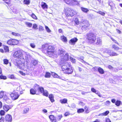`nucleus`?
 I'll return each mask as SVG.
<instances>
[{"instance_id": "nucleus-1", "label": "nucleus", "mask_w": 122, "mask_h": 122, "mask_svg": "<svg viewBox=\"0 0 122 122\" xmlns=\"http://www.w3.org/2000/svg\"><path fill=\"white\" fill-rule=\"evenodd\" d=\"M69 56L67 53L61 57L60 59V65L61 66L62 71L63 73L66 74H71L73 72V67L70 63H67L62 65V64L68 61Z\"/></svg>"}, {"instance_id": "nucleus-2", "label": "nucleus", "mask_w": 122, "mask_h": 122, "mask_svg": "<svg viewBox=\"0 0 122 122\" xmlns=\"http://www.w3.org/2000/svg\"><path fill=\"white\" fill-rule=\"evenodd\" d=\"M41 50L43 53L49 57L53 56L55 53L54 46L50 43H46L42 45Z\"/></svg>"}, {"instance_id": "nucleus-3", "label": "nucleus", "mask_w": 122, "mask_h": 122, "mask_svg": "<svg viewBox=\"0 0 122 122\" xmlns=\"http://www.w3.org/2000/svg\"><path fill=\"white\" fill-rule=\"evenodd\" d=\"M13 57L17 59H21L23 57V51L19 50L15 51L13 55Z\"/></svg>"}, {"instance_id": "nucleus-4", "label": "nucleus", "mask_w": 122, "mask_h": 122, "mask_svg": "<svg viewBox=\"0 0 122 122\" xmlns=\"http://www.w3.org/2000/svg\"><path fill=\"white\" fill-rule=\"evenodd\" d=\"M66 14L67 16H72L76 13V12L71 9L66 7L64 9Z\"/></svg>"}, {"instance_id": "nucleus-5", "label": "nucleus", "mask_w": 122, "mask_h": 122, "mask_svg": "<svg viewBox=\"0 0 122 122\" xmlns=\"http://www.w3.org/2000/svg\"><path fill=\"white\" fill-rule=\"evenodd\" d=\"M10 96L12 100L14 101L17 99L20 95L17 92H12L10 94Z\"/></svg>"}, {"instance_id": "nucleus-6", "label": "nucleus", "mask_w": 122, "mask_h": 122, "mask_svg": "<svg viewBox=\"0 0 122 122\" xmlns=\"http://www.w3.org/2000/svg\"><path fill=\"white\" fill-rule=\"evenodd\" d=\"M89 24L86 21H84L80 24V26L82 30H86L89 26Z\"/></svg>"}, {"instance_id": "nucleus-7", "label": "nucleus", "mask_w": 122, "mask_h": 122, "mask_svg": "<svg viewBox=\"0 0 122 122\" xmlns=\"http://www.w3.org/2000/svg\"><path fill=\"white\" fill-rule=\"evenodd\" d=\"M34 87L35 88H36L37 89V92L39 93V94L40 93H42L44 92V88L42 86H40L37 84L34 85Z\"/></svg>"}, {"instance_id": "nucleus-8", "label": "nucleus", "mask_w": 122, "mask_h": 122, "mask_svg": "<svg viewBox=\"0 0 122 122\" xmlns=\"http://www.w3.org/2000/svg\"><path fill=\"white\" fill-rule=\"evenodd\" d=\"M4 119L7 122H12V116L10 114H7L5 116Z\"/></svg>"}, {"instance_id": "nucleus-9", "label": "nucleus", "mask_w": 122, "mask_h": 122, "mask_svg": "<svg viewBox=\"0 0 122 122\" xmlns=\"http://www.w3.org/2000/svg\"><path fill=\"white\" fill-rule=\"evenodd\" d=\"M36 89H37L36 88H34V85L33 88H31L30 89V94L32 95H39V93L37 92V90Z\"/></svg>"}, {"instance_id": "nucleus-10", "label": "nucleus", "mask_w": 122, "mask_h": 122, "mask_svg": "<svg viewBox=\"0 0 122 122\" xmlns=\"http://www.w3.org/2000/svg\"><path fill=\"white\" fill-rule=\"evenodd\" d=\"M107 53L111 56H117L118 55V54L111 50H108Z\"/></svg>"}, {"instance_id": "nucleus-11", "label": "nucleus", "mask_w": 122, "mask_h": 122, "mask_svg": "<svg viewBox=\"0 0 122 122\" xmlns=\"http://www.w3.org/2000/svg\"><path fill=\"white\" fill-rule=\"evenodd\" d=\"M49 118L51 122H58L56 117L54 115H50L49 116Z\"/></svg>"}, {"instance_id": "nucleus-12", "label": "nucleus", "mask_w": 122, "mask_h": 122, "mask_svg": "<svg viewBox=\"0 0 122 122\" xmlns=\"http://www.w3.org/2000/svg\"><path fill=\"white\" fill-rule=\"evenodd\" d=\"M12 106L6 104L4 105L3 106V109L5 112H7L9 110L11 109Z\"/></svg>"}, {"instance_id": "nucleus-13", "label": "nucleus", "mask_w": 122, "mask_h": 122, "mask_svg": "<svg viewBox=\"0 0 122 122\" xmlns=\"http://www.w3.org/2000/svg\"><path fill=\"white\" fill-rule=\"evenodd\" d=\"M87 37L89 38H95L96 37L95 34L92 33H89L86 35Z\"/></svg>"}, {"instance_id": "nucleus-14", "label": "nucleus", "mask_w": 122, "mask_h": 122, "mask_svg": "<svg viewBox=\"0 0 122 122\" xmlns=\"http://www.w3.org/2000/svg\"><path fill=\"white\" fill-rule=\"evenodd\" d=\"M88 42L90 44H95L96 39H88Z\"/></svg>"}, {"instance_id": "nucleus-15", "label": "nucleus", "mask_w": 122, "mask_h": 122, "mask_svg": "<svg viewBox=\"0 0 122 122\" xmlns=\"http://www.w3.org/2000/svg\"><path fill=\"white\" fill-rule=\"evenodd\" d=\"M77 39H71L69 41V42L71 44L74 45L77 41Z\"/></svg>"}, {"instance_id": "nucleus-16", "label": "nucleus", "mask_w": 122, "mask_h": 122, "mask_svg": "<svg viewBox=\"0 0 122 122\" xmlns=\"http://www.w3.org/2000/svg\"><path fill=\"white\" fill-rule=\"evenodd\" d=\"M3 101L4 102H7V101L8 100H10L9 97L6 95L5 94L2 98Z\"/></svg>"}, {"instance_id": "nucleus-17", "label": "nucleus", "mask_w": 122, "mask_h": 122, "mask_svg": "<svg viewBox=\"0 0 122 122\" xmlns=\"http://www.w3.org/2000/svg\"><path fill=\"white\" fill-rule=\"evenodd\" d=\"M48 97L50 101L52 102H53L55 101V100L54 99V96L52 94H50L49 96Z\"/></svg>"}, {"instance_id": "nucleus-18", "label": "nucleus", "mask_w": 122, "mask_h": 122, "mask_svg": "<svg viewBox=\"0 0 122 122\" xmlns=\"http://www.w3.org/2000/svg\"><path fill=\"white\" fill-rule=\"evenodd\" d=\"M13 45H16L19 44V40L14 39H12Z\"/></svg>"}, {"instance_id": "nucleus-19", "label": "nucleus", "mask_w": 122, "mask_h": 122, "mask_svg": "<svg viewBox=\"0 0 122 122\" xmlns=\"http://www.w3.org/2000/svg\"><path fill=\"white\" fill-rule=\"evenodd\" d=\"M80 1H78L76 0H72L71 5H78L79 4Z\"/></svg>"}, {"instance_id": "nucleus-20", "label": "nucleus", "mask_w": 122, "mask_h": 122, "mask_svg": "<svg viewBox=\"0 0 122 122\" xmlns=\"http://www.w3.org/2000/svg\"><path fill=\"white\" fill-rule=\"evenodd\" d=\"M112 48L116 51H117L120 49V48L115 44L113 45L112 46Z\"/></svg>"}, {"instance_id": "nucleus-21", "label": "nucleus", "mask_w": 122, "mask_h": 122, "mask_svg": "<svg viewBox=\"0 0 122 122\" xmlns=\"http://www.w3.org/2000/svg\"><path fill=\"white\" fill-rule=\"evenodd\" d=\"M98 71L101 74H103L104 73V71L102 68L99 67L98 68Z\"/></svg>"}, {"instance_id": "nucleus-22", "label": "nucleus", "mask_w": 122, "mask_h": 122, "mask_svg": "<svg viewBox=\"0 0 122 122\" xmlns=\"http://www.w3.org/2000/svg\"><path fill=\"white\" fill-rule=\"evenodd\" d=\"M60 102L62 104L66 103L67 102V100L66 98H64L60 100Z\"/></svg>"}, {"instance_id": "nucleus-23", "label": "nucleus", "mask_w": 122, "mask_h": 122, "mask_svg": "<svg viewBox=\"0 0 122 122\" xmlns=\"http://www.w3.org/2000/svg\"><path fill=\"white\" fill-rule=\"evenodd\" d=\"M51 73L48 72H46L44 76L46 78H49L51 77Z\"/></svg>"}, {"instance_id": "nucleus-24", "label": "nucleus", "mask_w": 122, "mask_h": 122, "mask_svg": "<svg viewBox=\"0 0 122 122\" xmlns=\"http://www.w3.org/2000/svg\"><path fill=\"white\" fill-rule=\"evenodd\" d=\"M108 5L110 6L111 9H112L115 5L114 4L113 2L110 1H108Z\"/></svg>"}, {"instance_id": "nucleus-25", "label": "nucleus", "mask_w": 122, "mask_h": 122, "mask_svg": "<svg viewBox=\"0 0 122 122\" xmlns=\"http://www.w3.org/2000/svg\"><path fill=\"white\" fill-rule=\"evenodd\" d=\"M42 95L46 97H48L49 96L48 92L46 90H44V92L42 93Z\"/></svg>"}, {"instance_id": "nucleus-26", "label": "nucleus", "mask_w": 122, "mask_h": 122, "mask_svg": "<svg viewBox=\"0 0 122 122\" xmlns=\"http://www.w3.org/2000/svg\"><path fill=\"white\" fill-rule=\"evenodd\" d=\"M41 6L43 8L45 9L47 8L48 6L46 3L42 2L41 3Z\"/></svg>"}, {"instance_id": "nucleus-27", "label": "nucleus", "mask_w": 122, "mask_h": 122, "mask_svg": "<svg viewBox=\"0 0 122 122\" xmlns=\"http://www.w3.org/2000/svg\"><path fill=\"white\" fill-rule=\"evenodd\" d=\"M96 41L95 44L97 45H98L101 44L102 41L101 39H96Z\"/></svg>"}, {"instance_id": "nucleus-28", "label": "nucleus", "mask_w": 122, "mask_h": 122, "mask_svg": "<svg viewBox=\"0 0 122 122\" xmlns=\"http://www.w3.org/2000/svg\"><path fill=\"white\" fill-rule=\"evenodd\" d=\"M51 75L54 78H58L59 76L58 74L55 72H51Z\"/></svg>"}, {"instance_id": "nucleus-29", "label": "nucleus", "mask_w": 122, "mask_h": 122, "mask_svg": "<svg viewBox=\"0 0 122 122\" xmlns=\"http://www.w3.org/2000/svg\"><path fill=\"white\" fill-rule=\"evenodd\" d=\"M81 9L83 12L85 13H87L89 11L88 9L82 7H81Z\"/></svg>"}, {"instance_id": "nucleus-30", "label": "nucleus", "mask_w": 122, "mask_h": 122, "mask_svg": "<svg viewBox=\"0 0 122 122\" xmlns=\"http://www.w3.org/2000/svg\"><path fill=\"white\" fill-rule=\"evenodd\" d=\"M4 49L5 52H9V49L8 47L7 46H4Z\"/></svg>"}, {"instance_id": "nucleus-31", "label": "nucleus", "mask_w": 122, "mask_h": 122, "mask_svg": "<svg viewBox=\"0 0 122 122\" xmlns=\"http://www.w3.org/2000/svg\"><path fill=\"white\" fill-rule=\"evenodd\" d=\"M4 92L2 90L0 91V99H1L3 97L4 94Z\"/></svg>"}, {"instance_id": "nucleus-32", "label": "nucleus", "mask_w": 122, "mask_h": 122, "mask_svg": "<svg viewBox=\"0 0 122 122\" xmlns=\"http://www.w3.org/2000/svg\"><path fill=\"white\" fill-rule=\"evenodd\" d=\"M72 0H66L65 2L67 4L71 5Z\"/></svg>"}, {"instance_id": "nucleus-33", "label": "nucleus", "mask_w": 122, "mask_h": 122, "mask_svg": "<svg viewBox=\"0 0 122 122\" xmlns=\"http://www.w3.org/2000/svg\"><path fill=\"white\" fill-rule=\"evenodd\" d=\"M84 111V109L83 108H80L78 109L77 111V112L78 113H82Z\"/></svg>"}, {"instance_id": "nucleus-34", "label": "nucleus", "mask_w": 122, "mask_h": 122, "mask_svg": "<svg viewBox=\"0 0 122 122\" xmlns=\"http://www.w3.org/2000/svg\"><path fill=\"white\" fill-rule=\"evenodd\" d=\"M7 43L9 45H13L12 39H11L8 41Z\"/></svg>"}, {"instance_id": "nucleus-35", "label": "nucleus", "mask_w": 122, "mask_h": 122, "mask_svg": "<svg viewBox=\"0 0 122 122\" xmlns=\"http://www.w3.org/2000/svg\"><path fill=\"white\" fill-rule=\"evenodd\" d=\"M62 117L63 116L62 114L58 115L57 116V121H60Z\"/></svg>"}, {"instance_id": "nucleus-36", "label": "nucleus", "mask_w": 122, "mask_h": 122, "mask_svg": "<svg viewBox=\"0 0 122 122\" xmlns=\"http://www.w3.org/2000/svg\"><path fill=\"white\" fill-rule=\"evenodd\" d=\"M5 111L4 110H1L0 111V115L1 116H3L5 115Z\"/></svg>"}, {"instance_id": "nucleus-37", "label": "nucleus", "mask_w": 122, "mask_h": 122, "mask_svg": "<svg viewBox=\"0 0 122 122\" xmlns=\"http://www.w3.org/2000/svg\"><path fill=\"white\" fill-rule=\"evenodd\" d=\"M30 2V0H24L23 1V3L26 5H29Z\"/></svg>"}, {"instance_id": "nucleus-38", "label": "nucleus", "mask_w": 122, "mask_h": 122, "mask_svg": "<svg viewBox=\"0 0 122 122\" xmlns=\"http://www.w3.org/2000/svg\"><path fill=\"white\" fill-rule=\"evenodd\" d=\"M91 91L92 92L96 94H98L99 93V92H97L96 89L94 88H91Z\"/></svg>"}, {"instance_id": "nucleus-39", "label": "nucleus", "mask_w": 122, "mask_h": 122, "mask_svg": "<svg viewBox=\"0 0 122 122\" xmlns=\"http://www.w3.org/2000/svg\"><path fill=\"white\" fill-rule=\"evenodd\" d=\"M121 103V101L117 100L115 102V104L117 106H119L120 105Z\"/></svg>"}, {"instance_id": "nucleus-40", "label": "nucleus", "mask_w": 122, "mask_h": 122, "mask_svg": "<svg viewBox=\"0 0 122 122\" xmlns=\"http://www.w3.org/2000/svg\"><path fill=\"white\" fill-rule=\"evenodd\" d=\"M84 109L85 110V111L86 113H88L89 112V110L88 107L86 106H85L84 107Z\"/></svg>"}, {"instance_id": "nucleus-41", "label": "nucleus", "mask_w": 122, "mask_h": 122, "mask_svg": "<svg viewBox=\"0 0 122 122\" xmlns=\"http://www.w3.org/2000/svg\"><path fill=\"white\" fill-rule=\"evenodd\" d=\"M11 34L14 36H18V37H19L20 36V35L18 33H17L14 32H12Z\"/></svg>"}, {"instance_id": "nucleus-42", "label": "nucleus", "mask_w": 122, "mask_h": 122, "mask_svg": "<svg viewBox=\"0 0 122 122\" xmlns=\"http://www.w3.org/2000/svg\"><path fill=\"white\" fill-rule=\"evenodd\" d=\"M3 63L4 64L7 65L9 63V60L7 59H4L3 60Z\"/></svg>"}, {"instance_id": "nucleus-43", "label": "nucleus", "mask_w": 122, "mask_h": 122, "mask_svg": "<svg viewBox=\"0 0 122 122\" xmlns=\"http://www.w3.org/2000/svg\"><path fill=\"white\" fill-rule=\"evenodd\" d=\"M0 79H1L5 80L6 79L7 77L6 76L2 75V74L0 75Z\"/></svg>"}, {"instance_id": "nucleus-44", "label": "nucleus", "mask_w": 122, "mask_h": 122, "mask_svg": "<svg viewBox=\"0 0 122 122\" xmlns=\"http://www.w3.org/2000/svg\"><path fill=\"white\" fill-rule=\"evenodd\" d=\"M45 29L48 33H50L51 32V30L49 29L48 27L46 26H45Z\"/></svg>"}, {"instance_id": "nucleus-45", "label": "nucleus", "mask_w": 122, "mask_h": 122, "mask_svg": "<svg viewBox=\"0 0 122 122\" xmlns=\"http://www.w3.org/2000/svg\"><path fill=\"white\" fill-rule=\"evenodd\" d=\"M109 111H106L105 112H103L102 114L103 116H106L109 113Z\"/></svg>"}, {"instance_id": "nucleus-46", "label": "nucleus", "mask_w": 122, "mask_h": 122, "mask_svg": "<svg viewBox=\"0 0 122 122\" xmlns=\"http://www.w3.org/2000/svg\"><path fill=\"white\" fill-rule=\"evenodd\" d=\"M70 59L71 61L73 63H75L76 60L75 59H73L72 57H70Z\"/></svg>"}, {"instance_id": "nucleus-47", "label": "nucleus", "mask_w": 122, "mask_h": 122, "mask_svg": "<svg viewBox=\"0 0 122 122\" xmlns=\"http://www.w3.org/2000/svg\"><path fill=\"white\" fill-rule=\"evenodd\" d=\"M75 23L77 25H78L79 24V21L78 19L76 18H75L74 20Z\"/></svg>"}, {"instance_id": "nucleus-48", "label": "nucleus", "mask_w": 122, "mask_h": 122, "mask_svg": "<svg viewBox=\"0 0 122 122\" xmlns=\"http://www.w3.org/2000/svg\"><path fill=\"white\" fill-rule=\"evenodd\" d=\"M59 55H61V54H63L65 52L64 51H63V50H59Z\"/></svg>"}, {"instance_id": "nucleus-49", "label": "nucleus", "mask_w": 122, "mask_h": 122, "mask_svg": "<svg viewBox=\"0 0 122 122\" xmlns=\"http://www.w3.org/2000/svg\"><path fill=\"white\" fill-rule=\"evenodd\" d=\"M26 24L27 26L29 27H31L32 25V24L28 22H26Z\"/></svg>"}, {"instance_id": "nucleus-50", "label": "nucleus", "mask_w": 122, "mask_h": 122, "mask_svg": "<svg viewBox=\"0 0 122 122\" xmlns=\"http://www.w3.org/2000/svg\"><path fill=\"white\" fill-rule=\"evenodd\" d=\"M37 26L36 24H34L33 25V28L35 30H36L37 29Z\"/></svg>"}, {"instance_id": "nucleus-51", "label": "nucleus", "mask_w": 122, "mask_h": 122, "mask_svg": "<svg viewBox=\"0 0 122 122\" xmlns=\"http://www.w3.org/2000/svg\"><path fill=\"white\" fill-rule=\"evenodd\" d=\"M31 17L35 19H37V18L34 14H33L31 15Z\"/></svg>"}, {"instance_id": "nucleus-52", "label": "nucleus", "mask_w": 122, "mask_h": 122, "mask_svg": "<svg viewBox=\"0 0 122 122\" xmlns=\"http://www.w3.org/2000/svg\"><path fill=\"white\" fill-rule=\"evenodd\" d=\"M97 12L102 15H105V13L104 12L100 11H99Z\"/></svg>"}, {"instance_id": "nucleus-53", "label": "nucleus", "mask_w": 122, "mask_h": 122, "mask_svg": "<svg viewBox=\"0 0 122 122\" xmlns=\"http://www.w3.org/2000/svg\"><path fill=\"white\" fill-rule=\"evenodd\" d=\"M30 45L32 48H35V45L33 43H31L30 44Z\"/></svg>"}, {"instance_id": "nucleus-54", "label": "nucleus", "mask_w": 122, "mask_h": 122, "mask_svg": "<svg viewBox=\"0 0 122 122\" xmlns=\"http://www.w3.org/2000/svg\"><path fill=\"white\" fill-rule=\"evenodd\" d=\"M112 39V41H113L114 43H116L118 45H119V44L118 43V41L117 40H115L114 39Z\"/></svg>"}, {"instance_id": "nucleus-55", "label": "nucleus", "mask_w": 122, "mask_h": 122, "mask_svg": "<svg viewBox=\"0 0 122 122\" xmlns=\"http://www.w3.org/2000/svg\"><path fill=\"white\" fill-rule=\"evenodd\" d=\"M70 113L69 112H66L65 113L64 115L66 117L68 116L69 115H70Z\"/></svg>"}, {"instance_id": "nucleus-56", "label": "nucleus", "mask_w": 122, "mask_h": 122, "mask_svg": "<svg viewBox=\"0 0 122 122\" xmlns=\"http://www.w3.org/2000/svg\"><path fill=\"white\" fill-rule=\"evenodd\" d=\"M10 78L12 79H15V77L13 74H12L10 76Z\"/></svg>"}, {"instance_id": "nucleus-57", "label": "nucleus", "mask_w": 122, "mask_h": 122, "mask_svg": "<svg viewBox=\"0 0 122 122\" xmlns=\"http://www.w3.org/2000/svg\"><path fill=\"white\" fill-rule=\"evenodd\" d=\"M39 30L40 31H42L44 30L43 27L41 26H40L39 28Z\"/></svg>"}, {"instance_id": "nucleus-58", "label": "nucleus", "mask_w": 122, "mask_h": 122, "mask_svg": "<svg viewBox=\"0 0 122 122\" xmlns=\"http://www.w3.org/2000/svg\"><path fill=\"white\" fill-rule=\"evenodd\" d=\"M32 63L35 66L37 64L38 62L36 61L35 60L33 61Z\"/></svg>"}, {"instance_id": "nucleus-59", "label": "nucleus", "mask_w": 122, "mask_h": 122, "mask_svg": "<svg viewBox=\"0 0 122 122\" xmlns=\"http://www.w3.org/2000/svg\"><path fill=\"white\" fill-rule=\"evenodd\" d=\"M19 72L22 75L25 76V73H24L22 71H19Z\"/></svg>"}, {"instance_id": "nucleus-60", "label": "nucleus", "mask_w": 122, "mask_h": 122, "mask_svg": "<svg viewBox=\"0 0 122 122\" xmlns=\"http://www.w3.org/2000/svg\"><path fill=\"white\" fill-rule=\"evenodd\" d=\"M4 120L3 117H1L0 119V122H4Z\"/></svg>"}, {"instance_id": "nucleus-61", "label": "nucleus", "mask_w": 122, "mask_h": 122, "mask_svg": "<svg viewBox=\"0 0 122 122\" xmlns=\"http://www.w3.org/2000/svg\"><path fill=\"white\" fill-rule=\"evenodd\" d=\"M61 40L64 42H66L67 41V39H61Z\"/></svg>"}, {"instance_id": "nucleus-62", "label": "nucleus", "mask_w": 122, "mask_h": 122, "mask_svg": "<svg viewBox=\"0 0 122 122\" xmlns=\"http://www.w3.org/2000/svg\"><path fill=\"white\" fill-rule=\"evenodd\" d=\"M106 122H111L109 119L108 118H107L106 119Z\"/></svg>"}, {"instance_id": "nucleus-63", "label": "nucleus", "mask_w": 122, "mask_h": 122, "mask_svg": "<svg viewBox=\"0 0 122 122\" xmlns=\"http://www.w3.org/2000/svg\"><path fill=\"white\" fill-rule=\"evenodd\" d=\"M106 104H110V102L109 101H107L106 102Z\"/></svg>"}, {"instance_id": "nucleus-64", "label": "nucleus", "mask_w": 122, "mask_h": 122, "mask_svg": "<svg viewBox=\"0 0 122 122\" xmlns=\"http://www.w3.org/2000/svg\"><path fill=\"white\" fill-rule=\"evenodd\" d=\"M108 68L110 69H112L113 68L110 65H109L108 66Z\"/></svg>"}]
</instances>
